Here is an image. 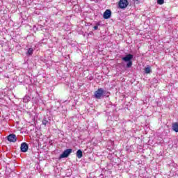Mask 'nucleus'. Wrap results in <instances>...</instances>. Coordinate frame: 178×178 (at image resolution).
<instances>
[{"label": "nucleus", "instance_id": "6", "mask_svg": "<svg viewBox=\"0 0 178 178\" xmlns=\"http://www.w3.org/2000/svg\"><path fill=\"white\" fill-rule=\"evenodd\" d=\"M112 16V12L111 10H106L103 15L104 19H109Z\"/></svg>", "mask_w": 178, "mask_h": 178}, {"label": "nucleus", "instance_id": "3", "mask_svg": "<svg viewBox=\"0 0 178 178\" xmlns=\"http://www.w3.org/2000/svg\"><path fill=\"white\" fill-rule=\"evenodd\" d=\"M118 6L120 9H126V7L129 6V1L127 0H120Z\"/></svg>", "mask_w": 178, "mask_h": 178}, {"label": "nucleus", "instance_id": "2", "mask_svg": "<svg viewBox=\"0 0 178 178\" xmlns=\"http://www.w3.org/2000/svg\"><path fill=\"white\" fill-rule=\"evenodd\" d=\"M72 152H73L72 149H65L63 152V154L60 155L58 159H62L63 158H67V156H69V155H70Z\"/></svg>", "mask_w": 178, "mask_h": 178}, {"label": "nucleus", "instance_id": "7", "mask_svg": "<svg viewBox=\"0 0 178 178\" xmlns=\"http://www.w3.org/2000/svg\"><path fill=\"white\" fill-rule=\"evenodd\" d=\"M124 62H130L131 61V59H133V55L132 54H127L126 56L123 57L122 58Z\"/></svg>", "mask_w": 178, "mask_h": 178}, {"label": "nucleus", "instance_id": "13", "mask_svg": "<svg viewBox=\"0 0 178 178\" xmlns=\"http://www.w3.org/2000/svg\"><path fill=\"white\" fill-rule=\"evenodd\" d=\"M158 5H163L165 3V0H157Z\"/></svg>", "mask_w": 178, "mask_h": 178}, {"label": "nucleus", "instance_id": "8", "mask_svg": "<svg viewBox=\"0 0 178 178\" xmlns=\"http://www.w3.org/2000/svg\"><path fill=\"white\" fill-rule=\"evenodd\" d=\"M172 130L175 131V133H178V123L175 122L172 124Z\"/></svg>", "mask_w": 178, "mask_h": 178}, {"label": "nucleus", "instance_id": "11", "mask_svg": "<svg viewBox=\"0 0 178 178\" xmlns=\"http://www.w3.org/2000/svg\"><path fill=\"white\" fill-rule=\"evenodd\" d=\"M33 52H34V49H33V48H29L28 49L26 55H29V56L33 55Z\"/></svg>", "mask_w": 178, "mask_h": 178}, {"label": "nucleus", "instance_id": "4", "mask_svg": "<svg viewBox=\"0 0 178 178\" xmlns=\"http://www.w3.org/2000/svg\"><path fill=\"white\" fill-rule=\"evenodd\" d=\"M8 141L10 143H16L17 141V138L15 135V134H11L7 137Z\"/></svg>", "mask_w": 178, "mask_h": 178}, {"label": "nucleus", "instance_id": "5", "mask_svg": "<svg viewBox=\"0 0 178 178\" xmlns=\"http://www.w3.org/2000/svg\"><path fill=\"white\" fill-rule=\"evenodd\" d=\"M20 149L22 152H27V151H29V145L26 143H22L21 144Z\"/></svg>", "mask_w": 178, "mask_h": 178}, {"label": "nucleus", "instance_id": "12", "mask_svg": "<svg viewBox=\"0 0 178 178\" xmlns=\"http://www.w3.org/2000/svg\"><path fill=\"white\" fill-rule=\"evenodd\" d=\"M127 67H131L133 66V61H127Z\"/></svg>", "mask_w": 178, "mask_h": 178}, {"label": "nucleus", "instance_id": "16", "mask_svg": "<svg viewBox=\"0 0 178 178\" xmlns=\"http://www.w3.org/2000/svg\"><path fill=\"white\" fill-rule=\"evenodd\" d=\"M97 29H98V25H96V26H94L95 30H97Z\"/></svg>", "mask_w": 178, "mask_h": 178}, {"label": "nucleus", "instance_id": "1", "mask_svg": "<svg viewBox=\"0 0 178 178\" xmlns=\"http://www.w3.org/2000/svg\"><path fill=\"white\" fill-rule=\"evenodd\" d=\"M106 94V91L104 90L103 88H99L95 92V98H96V99H101V98L105 97Z\"/></svg>", "mask_w": 178, "mask_h": 178}, {"label": "nucleus", "instance_id": "14", "mask_svg": "<svg viewBox=\"0 0 178 178\" xmlns=\"http://www.w3.org/2000/svg\"><path fill=\"white\" fill-rule=\"evenodd\" d=\"M42 124H44V126H47L48 124V121L47 120V119H44L42 120Z\"/></svg>", "mask_w": 178, "mask_h": 178}, {"label": "nucleus", "instance_id": "17", "mask_svg": "<svg viewBox=\"0 0 178 178\" xmlns=\"http://www.w3.org/2000/svg\"><path fill=\"white\" fill-rule=\"evenodd\" d=\"M24 101H26V99H24Z\"/></svg>", "mask_w": 178, "mask_h": 178}, {"label": "nucleus", "instance_id": "9", "mask_svg": "<svg viewBox=\"0 0 178 178\" xmlns=\"http://www.w3.org/2000/svg\"><path fill=\"white\" fill-rule=\"evenodd\" d=\"M76 156L79 159L83 158V152H81V150L79 149L76 152Z\"/></svg>", "mask_w": 178, "mask_h": 178}, {"label": "nucleus", "instance_id": "15", "mask_svg": "<svg viewBox=\"0 0 178 178\" xmlns=\"http://www.w3.org/2000/svg\"><path fill=\"white\" fill-rule=\"evenodd\" d=\"M142 0H133V1L136 3V4H138L140 3V2H141Z\"/></svg>", "mask_w": 178, "mask_h": 178}, {"label": "nucleus", "instance_id": "10", "mask_svg": "<svg viewBox=\"0 0 178 178\" xmlns=\"http://www.w3.org/2000/svg\"><path fill=\"white\" fill-rule=\"evenodd\" d=\"M151 72V67L149 65H147L145 68V73H146V74H149Z\"/></svg>", "mask_w": 178, "mask_h": 178}]
</instances>
